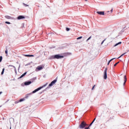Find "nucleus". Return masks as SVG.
Returning a JSON list of instances; mask_svg holds the SVG:
<instances>
[{
    "mask_svg": "<svg viewBox=\"0 0 129 129\" xmlns=\"http://www.w3.org/2000/svg\"><path fill=\"white\" fill-rule=\"evenodd\" d=\"M63 55H59V54H56L55 55L51 56L50 57V59H61L62 58H64V57L66 56H68L69 55H71V53L70 52H66L63 54Z\"/></svg>",
    "mask_w": 129,
    "mask_h": 129,
    "instance_id": "1",
    "label": "nucleus"
},
{
    "mask_svg": "<svg viewBox=\"0 0 129 129\" xmlns=\"http://www.w3.org/2000/svg\"><path fill=\"white\" fill-rule=\"evenodd\" d=\"M96 118H95L92 122L90 124L89 126L85 127V129H90V126H92V128L94 129L97 125V120H96Z\"/></svg>",
    "mask_w": 129,
    "mask_h": 129,
    "instance_id": "2",
    "label": "nucleus"
},
{
    "mask_svg": "<svg viewBox=\"0 0 129 129\" xmlns=\"http://www.w3.org/2000/svg\"><path fill=\"white\" fill-rule=\"evenodd\" d=\"M46 86H47V84L42 86V87H40L39 88H38L37 89H36L34 91H33L32 92V93H36V92H37V91H39V90H41V89H42V88H43V87H45Z\"/></svg>",
    "mask_w": 129,
    "mask_h": 129,
    "instance_id": "3",
    "label": "nucleus"
},
{
    "mask_svg": "<svg viewBox=\"0 0 129 129\" xmlns=\"http://www.w3.org/2000/svg\"><path fill=\"white\" fill-rule=\"evenodd\" d=\"M86 126V123L84 121H82L79 125L80 128H84Z\"/></svg>",
    "mask_w": 129,
    "mask_h": 129,
    "instance_id": "4",
    "label": "nucleus"
},
{
    "mask_svg": "<svg viewBox=\"0 0 129 129\" xmlns=\"http://www.w3.org/2000/svg\"><path fill=\"white\" fill-rule=\"evenodd\" d=\"M56 82H57V80H54L51 82L50 84H49L48 86H49V87H51V86H53V85H54V84H55Z\"/></svg>",
    "mask_w": 129,
    "mask_h": 129,
    "instance_id": "5",
    "label": "nucleus"
},
{
    "mask_svg": "<svg viewBox=\"0 0 129 129\" xmlns=\"http://www.w3.org/2000/svg\"><path fill=\"white\" fill-rule=\"evenodd\" d=\"M37 69H38L39 71L40 70H42V69H43V66H39L37 67L36 68Z\"/></svg>",
    "mask_w": 129,
    "mask_h": 129,
    "instance_id": "6",
    "label": "nucleus"
},
{
    "mask_svg": "<svg viewBox=\"0 0 129 129\" xmlns=\"http://www.w3.org/2000/svg\"><path fill=\"white\" fill-rule=\"evenodd\" d=\"M18 20H22V19H25L24 16H19L17 18Z\"/></svg>",
    "mask_w": 129,
    "mask_h": 129,
    "instance_id": "7",
    "label": "nucleus"
},
{
    "mask_svg": "<svg viewBox=\"0 0 129 129\" xmlns=\"http://www.w3.org/2000/svg\"><path fill=\"white\" fill-rule=\"evenodd\" d=\"M26 74H27V72H25L23 74H22L21 75V76H20L19 78H18V79H21V78H23V77H24V76H25L26 75Z\"/></svg>",
    "mask_w": 129,
    "mask_h": 129,
    "instance_id": "8",
    "label": "nucleus"
},
{
    "mask_svg": "<svg viewBox=\"0 0 129 129\" xmlns=\"http://www.w3.org/2000/svg\"><path fill=\"white\" fill-rule=\"evenodd\" d=\"M31 83H32V82L28 81V82H25L24 84H25V85H30V84H31Z\"/></svg>",
    "mask_w": 129,
    "mask_h": 129,
    "instance_id": "9",
    "label": "nucleus"
},
{
    "mask_svg": "<svg viewBox=\"0 0 129 129\" xmlns=\"http://www.w3.org/2000/svg\"><path fill=\"white\" fill-rule=\"evenodd\" d=\"M25 57H34V55L24 54Z\"/></svg>",
    "mask_w": 129,
    "mask_h": 129,
    "instance_id": "10",
    "label": "nucleus"
},
{
    "mask_svg": "<svg viewBox=\"0 0 129 129\" xmlns=\"http://www.w3.org/2000/svg\"><path fill=\"white\" fill-rule=\"evenodd\" d=\"M5 18H6V19H7L8 20H11V19H12V17H11V16H6Z\"/></svg>",
    "mask_w": 129,
    "mask_h": 129,
    "instance_id": "11",
    "label": "nucleus"
},
{
    "mask_svg": "<svg viewBox=\"0 0 129 129\" xmlns=\"http://www.w3.org/2000/svg\"><path fill=\"white\" fill-rule=\"evenodd\" d=\"M9 67H12V68H14L15 70H16V67L12 65H9Z\"/></svg>",
    "mask_w": 129,
    "mask_h": 129,
    "instance_id": "12",
    "label": "nucleus"
},
{
    "mask_svg": "<svg viewBox=\"0 0 129 129\" xmlns=\"http://www.w3.org/2000/svg\"><path fill=\"white\" fill-rule=\"evenodd\" d=\"M4 72H5V68H4V69H3L2 72V73H1V75H3Z\"/></svg>",
    "mask_w": 129,
    "mask_h": 129,
    "instance_id": "13",
    "label": "nucleus"
},
{
    "mask_svg": "<svg viewBox=\"0 0 129 129\" xmlns=\"http://www.w3.org/2000/svg\"><path fill=\"white\" fill-rule=\"evenodd\" d=\"M5 24H8V25H11V23L8 21L5 22Z\"/></svg>",
    "mask_w": 129,
    "mask_h": 129,
    "instance_id": "14",
    "label": "nucleus"
},
{
    "mask_svg": "<svg viewBox=\"0 0 129 129\" xmlns=\"http://www.w3.org/2000/svg\"><path fill=\"white\" fill-rule=\"evenodd\" d=\"M2 61H3V56H0V62H2Z\"/></svg>",
    "mask_w": 129,
    "mask_h": 129,
    "instance_id": "15",
    "label": "nucleus"
},
{
    "mask_svg": "<svg viewBox=\"0 0 129 129\" xmlns=\"http://www.w3.org/2000/svg\"><path fill=\"white\" fill-rule=\"evenodd\" d=\"M80 39H82V36H80V37H78V38H77V40H80Z\"/></svg>",
    "mask_w": 129,
    "mask_h": 129,
    "instance_id": "16",
    "label": "nucleus"
},
{
    "mask_svg": "<svg viewBox=\"0 0 129 129\" xmlns=\"http://www.w3.org/2000/svg\"><path fill=\"white\" fill-rule=\"evenodd\" d=\"M5 54H6V55H8V49H6V50H5Z\"/></svg>",
    "mask_w": 129,
    "mask_h": 129,
    "instance_id": "17",
    "label": "nucleus"
},
{
    "mask_svg": "<svg viewBox=\"0 0 129 129\" xmlns=\"http://www.w3.org/2000/svg\"><path fill=\"white\" fill-rule=\"evenodd\" d=\"M22 101H24V99H21L19 100V102H22Z\"/></svg>",
    "mask_w": 129,
    "mask_h": 129,
    "instance_id": "18",
    "label": "nucleus"
},
{
    "mask_svg": "<svg viewBox=\"0 0 129 129\" xmlns=\"http://www.w3.org/2000/svg\"><path fill=\"white\" fill-rule=\"evenodd\" d=\"M66 31H70V29H69V28H67Z\"/></svg>",
    "mask_w": 129,
    "mask_h": 129,
    "instance_id": "19",
    "label": "nucleus"
},
{
    "mask_svg": "<svg viewBox=\"0 0 129 129\" xmlns=\"http://www.w3.org/2000/svg\"><path fill=\"white\" fill-rule=\"evenodd\" d=\"M91 39V36H90L89 38L87 39V41H89V40H90Z\"/></svg>",
    "mask_w": 129,
    "mask_h": 129,
    "instance_id": "20",
    "label": "nucleus"
},
{
    "mask_svg": "<svg viewBox=\"0 0 129 129\" xmlns=\"http://www.w3.org/2000/svg\"><path fill=\"white\" fill-rule=\"evenodd\" d=\"M24 5L25 7H29V5H27V4H24Z\"/></svg>",
    "mask_w": 129,
    "mask_h": 129,
    "instance_id": "21",
    "label": "nucleus"
},
{
    "mask_svg": "<svg viewBox=\"0 0 129 129\" xmlns=\"http://www.w3.org/2000/svg\"><path fill=\"white\" fill-rule=\"evenodd\" d=\"M94 87H95V85H94V86L92 87V90H93L94 89Z\"/></svg>",
    "mask_w": 129,
    "mask_h": 129,
    "instance_id": "22",
    "label": "nucleus"
},
{
    "mask_svg": "<svg viewBox=\"0 0 129 129\" xmlns=\"http://www.w3.org/2000/svg\"><path fill=\"white\" fill-rule=\"evenodd\" d=\"M3 93V92H0V94H2Z\"/></svg>",
    "mask_w": 129,
    "mask_h": 129,
    "instance_id": "23",
    "label": "nucleus"
},
{
    "mask_svg": "<svg viewBox=\"0 0 129 129\" xmlns=\"http://www.w3.org/2000/svg\"><path fill=\"white\" fill-rule=\"evenodd\" d=\"M15 103H18V102H15Z\"/></svg>",
    "mask_w": 129,
    "mask_h": 129,
    "instance_id": "24",
    "label": "nucleus"
},
{
    "mask_svg": "<svg viewBox=\"0 0 129 129\" xmlns=\"http://www.w3.org/2000/svg\"><path fill=\"white\" fill-rule=\"evenodd\" d=\"M85 2H87V0H85Z\"/></svg>",
    "mask_w": 129,
    "mask_h": 129,
    "instance_id": "25",
    "label": "nucleus"
},
{
    "mask_svg": "<svg viewBox=\"0 0 129 129\" xmlns=\"http://www.w3.org/2000/svg\"><path fill=\"white\" fill-rule=\"evenodd\" d=\"M10 129H11V128L10 127Z\"/></svg>",
    "mask_w": 129,
    "mask_h": 129,
    "instance_id": "26",
    "label": "nucleus"
}]
</instances>
